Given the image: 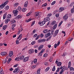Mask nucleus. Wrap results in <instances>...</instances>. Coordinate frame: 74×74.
Listing matches in <instances>:
<instances>
[{
	"instance_id": "nucleus-1",
	"label": "nucleus",
	"mask_w": 74,
	"mask_h": 74,
	"mask_svg": "<svg viewBox=\"0 0 74 74\" xmlns=\"http://www.w3.org/2000/svg\"><path fill=\"white\" fill-rule=\"evenodd\" d=\"M60 70H61V71L60 72V74H62V73L64 71H65V70H67V68H66V66H61L60 68Z\"/></svg>"
},
{
	"instance_id": "nucleus-2",
	"label": "nucleus",
	"mask_w": 74,
	"mask_h": 74,
	"mask_svg": "<svg viewBox=\"0 0 74 74\" xmlns=\"http://www.w3.org/2000/svg\"><path fill=\"white\" fill-rule=\"evenodd\" d=\"M8 1H7L4 3H3L1 5H0V8H1V9H3V8L5 7V5L8 3Z\"/></svg>"
},
{
	"instance_id": "nucleus-3",
	"label": "nucleus",
	"mask_w": 74,
	"mask_h": 74,
	"mask_svg": "<svg viewBox=\"0 0 74 74\" xmlns=\"http://www.w3.org/2000/svg\"><path fill=\"white\" fill-rule=\"evenodd\" d=\"M18 10L16 9V10H14L13 11V13L14 14V16H16L17 15H18Z\"/></svg>"
},
{
	"instance_id": "nucleus-4",
	"label": "nucleus",
	"mask_w": 74,
	"mask_h": 74,
	"mask_svg": "<svg viewBox=\"0 0 74 74\" xmlns=\"http://www.w3.org/2000/svg\"><path fill=\"white\" fill-rule=\"evenodd\" d=\"M45 21L44 20L43 21H42L41 22H40L38 23V24H39V25H40V26H43V25H44V24L45 23Z\"/></svg>"
},
{
	"instance_id": "nucleus-5",
	"label": "nucleus",
	"mask_w": 74,
	"mask_h": 74,
	"mask_svg": "<svg viewBox=\"0 0 74 74\" xmlns=\"http://www.w3.org/2000/svg\"><path fill=\"white\" fill-rule=\"evenodd\" d=\"M20 71V70L19 69V68H16L13 71V73H16L17 72V73H19Z\"/></svg>"
},
{
	"instance_id": "nucleus-6",
	"label": "nucleus",
	"mask_w": 74,
	"mask_h": 74,
	"mask_svg": "<svg viewBox=\"0 0 74 74\" xmlns=\"http://www.w3.org/2000/svg\"><path fill=\"white\" fill-rule=\"evenodd\" d=\"M68 14H66L65 16H64L63 17V19H65V20H67V19H68Z\"/></svg>"
},
{
	"instance_id": "nucleus-7",
	"label": "nucleus",
	"mask_w": 74,
	"mask_h": 74,
	"mask_svg": "<svg viewBox=\"0 0 74 74\" xmlns=\"http://www.w3.org/2000/svg\"><path fill=\"white\" fill-rule=\"evenodd\" d=\"M43 47H44V45H41L38 47V51L41 50V49H42V48H43Z\"/></svg>"
},
{
	"instance_id": "nucleus-8",
	"label": "nucleus",
	"mask_w": 74,
	"mask_h": 74,
	"mask_svg": "<svg viewBox=\"0 0 74 74\" xmlns=\"http://www.w3.org/2000/svg\"><path fill=\"white\" fill-rule=\"evenodd\" d=\"M46 41V39H40L38 40V42H45Z\"/></svg>"
},
{
	"instance_id": "nucleus-9",
	"label": "nucleus",
	"mask_w": 74,
	"mask_h": 74,
	"mask_svg": "<svg viewBox=\"0 0 74 74\" xmlns=\"http://www.w3.org/2000/svg\"><path fill=\"white\" fill-rule=\"evenodd\" d=\"M29 57H25L23 60V61L24 62H27L29 60Z\"/></svg>"
},
{
	"instance_id": "nucleus-10",
	"label": "nucleus",
	"mask_w": 74,
	"mask_h": 74,
	"mask_svg": "<svg viewBox=\"0 0 74 74\" xmlns=\"http://www.w3.org/2000/svg\"><path fill=\"white\" fill-rule=\"evenodd\" d=\"M44 21H45L46 22H48V21H50V18H49V17L46 18L44 19Z\"/></svg>"
},
{
	"instance_id": "nucleus-11",
	"label": "nucleus",
	"mask_w": 74,
	"mask_h": 74,
	"mask_svg": "<svg viewBox=\"0 0 74 74\" xmlns=\"http://www.w3.org/2000/svg\"><path fill=\"white\" fill-rule=\"evenodd\" d=\"M50 35H51V33L49 32L48 33L45 34V38H47V37H48Z\"/></svg>"
},
{
	"instance_id": "nucleus-12",
	"label": "nucleus",
	"mask_w": 74,
	"mask_h": 74,
	"mask_svg": "<svg viewBox=\"0 0 74 74\" xmlns=\"http://www.w3.org/2000/svg\"><path fill=\"white\" fill-rule=\"evenodd\" d=\"M12 55H13V51H10L9 56V57H11V56H12Z\"/></svg>"
},
{
	"instance_id": "nucleus-13",
	"label": "nucleus",
	"mask_w": 74,
	"mask_h": 74,
	"mask_svg": "<svg viewBox=\"0 0 74 74\" xmlns=\"http://www.w3.org/2000/svg\"><path fill=\"white\" fill-rule=\"evenodd\" d=\"M1 55L2 56H5L7 55V53L5 52H3L1 53Z\"/></svg>"
},
{
	"instance_id": "nucleus-14",
	"label": "nucleus",
	"mask_w": 74,
	"mask_h": 74,
	"mask_svg": "<svg viewBox=\"0 0 74 74\" xmlns=\"http://www.w3.org/2000/svg\"><path fill=\"white\" fill-rule=\"evenodd\" d=\"M21 60V57H17L15 58V60H16L17 61H19V60Z\"/></svg>"
},
{
	"instance_id": "nucleus-15",
	"label": "nucleus",
	"mask_w": 74,
	"mask_h": 74,
	"mask_svg": "<svg viewBox=\"0 0 74 74\" xmlns=\"http://www.w3.org/2000/svg\"><path fill=\"white\" fill-rule=\"evenodd\" d=\"M34 52V50L33 49H31L29 51V53L32 54Z\"/></svg>"
},
{
	"instance_id": "nucleus-16",
	"label": "nucleus",
	"mask_w": 74,
	"mask_h": 74,
	"mask_svg": "<svg viewBox=\"0 0 74 74\" xmlns=\"http://www.w3.org/2000/svg\"><path fill=\"white\" fill-rule=\"evenodd\" d=\"M48 32H49V30L47 29H44L43 31V33H47Z\"/></svg>"
},
{
	"instance_id": "nucleus-17",
	"label": "nucleus",
	"mask_w": 74,
	"mask_h": 74,
	"mask_svg": "<svg viewBox=\"0 0 74 74\" xmlns=\"http://www.w3.org/2000/svg\"><path fill=\"white\" fill-rule=\"evenodd\" d=\"M28 5V2H27V1L24 3V7H27Z\"/></svg>"
},
{
	"instance_id": "nucleus-18",
	"label": "nucleus",
	"mask_w": 74,
	"mask_h": 74,
	"mask_svg": "<svg viewBox=\"0 0 74 74\" xmlns=\"http://www.w3.org/2000/svg\"><path fill=\"white\" fill-rule=\"evenodd\" d=\"M45 51V50L44 49H42V51H41V52H40L39 53V54L40 55V56H42V53L44 52Z\"/></svg>"
},
{
	"instance_id": "nucleus-19",
	"label": "nucleus",
	"mask_w": 74,
	"mask_h": 74,
	"mask_svg": "<svg viewBox=\"0 0 74 74\" xmlns=\"http://www.w3.org/2000/svg\"><path fill=\"white\" fill-rule=\"evenodd\" d=\"M59 11L60 12H62V11H64V8H59Z\"/></svg>"
},
{
	"instance_id": "nucleus-20",
	"label": "nucleus",
	"mask_w": 74,
	"mask_h": 74,
	"mask_svg": "<svg viewBox=\"0 0 74 74\" xmlns=\"http://www.w3.org/2000/svg\"><path fill=\"white\" fill-rule=\"evenodd\" d=\"M22 37V34H21L20 35L18 36V37L17 38V40H18V39H19V40H20L21 39V38Z\"/></svg>"
},
{
	"instance_id": "nucleus-21",
	"label": "nucleus",
	"mask_w": 74,
	"mask_h": 74,
	"mask_svg": "<svg viewBox=\"0 0 74 74\" xmlns=\"http://www.w3.org/2000/svg\"><path fill=\"white\" fill-rule=\"evenodd\" d=\"M35 16L36 18H37V16L38 17H39V12H37L36 13Z\"/></svg>"
},
{
	"instance_id": "nucleus-22",
	"label": "nucleus",
	"mask_w": 74,
	"mask_h": 74,
	"mask_svg": "<svg viewBox=\"0 0 74 74\" xmlns=\"http://www.w3.org/2000/svg\"><path fill=\"white\" fill-rule=\"evenodd\" d=\"M62 63L60 62H58L57 64V66L60 67V66H61V65H62Z\"/></svg>"
},
{
	"instance_id": "nucleus-23",
	"label": "nucleus",
	"mask_w": 74,
	"mask_h": 74,
	"mask_svg": "<svg viewBox=\"0 0 74 74\" xmlns=\"http://www.w3.org/2000/svg\"><path fill=\"white\" fill-rule=\"evenodd\" d=\"M7 25H5L3 26V30H5L7 28Z\"/></svg>"
},
{
	"instance_id": "nucleus-24",
	"label": "nucleus",
	"mask_w": 74,
	"mask_h": 74,
	"mask_svg": "<svg viewBox=\"0 0 74 74\" xmlns=\"http://www.w3.org/2000/svg\"><path fill=\"white\" fill-rule=\"evenodd\" d=\"M71 62L70 61L68 63V68L69 69H70V67H71Z\"/></svg>"
},
{
	"instance_id": "nucleus-25",
	"label": "nucleus",
	"mask_w": 74,
	"mask_h": 74,
	"mask_svg": "<svg viewBox=\"0 0 74 74\" xmlns=\"http://www.w3.org/2000/svg\"><path fill=\"white\" fill-rule=\"evenodd\" d=\"M57 27V24H55L53 27V29H55Z\"/></svg>"
},
{
	"instance_id": "nucleus-26",
	"label": "nucleus",
	"mask_w": 74,
	"mask_h": 74,
	"mask_svg": "<svg viewBox=\"0 0 74 74\" xmlns=\"http://www.w3.org/2000/svg\"><path fill=\"white\" fill-rule=\"evenodd\" d=\"M19 5V3H16L14 4V7H16L18 5Z\"/></svg>"
},
{
	"instance_id": "nucleus-27",
	"label": "nucleus",
	"mask_w": 74,
	"mask_h": 74,
	"mask_svg": "<svg viewBox=\"0 0 74 74\" xmlns=\"http://www.w3.org/2000/svg\"><path fill=\"white\" fill-rule=\"evenodd\" d=\"M6 16H7V14H5L3 16V19H5V18H6Z\"/></svg>"
},
{
	"instance_id": "nucleus-28",
	"label": "nucleus",
	"mask_w": 74,
	"mask_h": 74,
	"mask_svg": "<svg viewBox=\"0 0 74 74\" xmlns=\"http://www.w3.org/2000/svg\"><path fill=\"white\" fill-rule=\"evenodd\" d=\"M40 69H38L37 71V74H40Z\"/></svg>"
},
{
	"instance_id": "nucleus-29",
	"label": "nucleus",
	"mask_w": 74,
	"mask_h": 74,
	"mask_svg": "<svg viewBox=\"0 0 74 74\" xmlns=\"http://www.w3.org/2000/svg\"><path fill=\"white\" fill-rule=\"evenodd\" d=\"M5 9L6 10H7L8 9H9V6H6L5 8Z\"/></svg>"
},
{
	"instance_id": "nucleus-30",
	"label": "nucleus",
	"mask_w": 74,
	"mask_h": 74,
	"mask_svg": "<svg viewBox=\"0 0 74 74\" xmlns=\"http://www.w3.org/2000/svg\"><path fill=\"white\" fill-rule=\"evenodd\" d=\"M37 59L36 58L34 59V63H36L37 62Z\"/></svg>"
},
{
	"instance_id": "nucleus-31",
	"label": "nucleus",
	"mask_w": 74,
	"mask_h": 74,
	"mask_svg": "<svg viewBox=\"0 0 74 74\" xmlns=\"http://www.w3.org/2000/svg\"><path fill=\"white\" fill-rule=\"evenodd\" d=\"M9 21H10V19H6L5 21V22L6 23H8V22H9Z\"/></svg>"
},
{
	"instance_id": "nucleus-32",
	"label": "nucleus",
	"mask_w": 74,
	"mask_h": 74,
	"mask_svg": "<svg viewBox=\"0 0 74 74\" xmlns=\"http://www.w3.org/2000/svg\"><path fill=\"white\" fill-rule=\"evenodd\" d=\"M21 60H22L25 58V56H20Z\"/></svg>"
},
{
	"instance_id": "nucleus-33",
	"label": "nucleus",
	"mask_w": 74,
	"mask_h": 74,
	"mask_svg": "<svg viewBox=\"0 0 74 74\" xmlns=\"http://www.w3.org/2000/svg\"><path fill=\"white\" fill-rule=\"evenodd\" d=\"M59 32V30L58 29L56 30L55 32V33L56 34H58V32Z\"/></svg>"
},
{
	"instance_id": "nucleus-34",
	"label": "nucleus",
	"mask_w": 74,
	"mask_h": 74,
	"mask_svg": "<svg viewBox=\"0 0 74 74\" xmlns=\"http://www.w3.org/2000/svg\"><path fill=\"white\" fill-rule=\"evenodd\" d=\"M49 67L47 68L45 70V71H46V72L47 71H48V70H49Z\"/></svg>"
},
{
	"instance_id": "nucleus-35",
	"label": "nucleus",
	"mask_w": 74,
	"mask_h": 74,
	"mask_svg": "<svg viewBox=\"0 0 74 74\" xmlns=\"http://www.w3.org/2000/svg\"><path fill=\"white\" fill-rule=\"evenodd\" d=\"M74 2H72L71 3L69 6L70 7H72V6H73V5H74Z\"/></svg>"
},
{
	"instance_id": "nucleus-36",
	"label": "nucleus",
	"mask_w": 74,
	"mask_h": 74,
	"mask_svg": "<svg viewBox=\"0 0 74 74\" xmlns=\"http://www.w3.org/2000/svg\"><path fill=\"white\" fill-rule=\"evenodd\" d=\"M26 10H27L26 8H23L22 10V11L23 12H25V11H26Z\"/></svg>"
},
{
	"instance_id": "nucleus-37",
	"label": "nucleus",
	"mask_w": 74,
	"mask_h": 74,
	"mask_svg": "<svg viewBox=\"0 0 74 74\" xmlns=\"http://www.w3.org/2000/svg\"><path fill=\"white\" fill-rule=\"evenodd\" d=\"M70 71H74V68L73 67H71L70 68Z\"/></svg>"
},
{
	"instance_id": "nucleus-38",
	"label": "nucleus",
	"mask_w": 74,
	"mask_h": 74,
	"mask_svg": "<svg viewBox=\"0 0 74 74\" xmlns=\"http://www.w3.org/2000/svg\"><path fill=\"white\" fill-rule=\"evenodd\" d=\"M56 23V21H52V23H51V25H53L55 24Z\"/></svg>"
},
{
	"instance_id": "nucleus-39",
	"label": "nucleus",
	"mask_w": 74,
	"mask_h": 74,
	"mask_svg": "<svg viewBox=\"0 0 74 74\" xmlns=\"http://www.w3.org/2000/svg\"><path fill=\"white\" fill-rule=\"evenodd\" d=\"M11 15L10 14L8 15L7 18H11Z\"/></svg>"
},
{
	"instance_id": "nucleus-40",
	"label": "nucleus",
	"mask_w": 74,
	"mask_h": 74,
	"mask_svg": "<svg viewBox=\"0 0 74 74\" xmlns=\"http://www.w3.org/2000/svg\"><path fill=\"white\" fill-rule=\"evenodd\" d=\"M32 14V13L31 12H30L27 14L26 16H29V15Z\"/></svg>"
},
{
	"instance_id": "nucleus-41",
	"label": "nucleus",
	"mask_w": 74,
	"mask_h": 74,
	"mask_svg": "<svg viewBox=\"0 0 74 74\" xmlns=\"http://www.w3.org/2000/svg\"><path fill=\"white\" fill-rule=\"evenodd\" d=\"M15 22H16V21L15 20H13L11 21L12 23H15Z\"/></svg>"
},
{
	"instance_id": "nucleus-42",
	"label": "nucleus",
	"mask_w": 74,
	"mask_h": 74,
	"mask_svg": "<svg viewBox=\"0 0 74 74\" xmlns=\"http://www.w3.org/2000/svg\"><path fill=\"white\" fill-rule=\"evenodd\" d=\"M43 56H44V58H46V57H47L48 56V54H47V53H45L44 55Z\"/></svg>"
},
{
	"instance_id": "nucleus-43",
	"label": "nucleus",
	"mask_w": 74,
	"mask_h": 74,
	"mask_svg": "<svg viewBox=\"0 0 74 74\" xmlns=\"http://www.w3.org/2000/svg\"><path fill=\"white\" fill-rule=\"evenodd\" d=\"M74 8H73V9H72L71 10V13H74Z\"/></svg>"
},
{
	"instance_id": "nucleus-44",
	"label": "nucleus",
	"mask_w": 74,
	"mask_h": 74,
	"mask_svg": "<svg viewBox=\"0 0 74 74\" xmlns=\"http://www.w3.org/2000/svg\"><path fill=\"white\" fill-rule=\"evenodd\" d=\"M59 16V13H57L56 14V17L57 18H58Z\"/></svg>"
},
{
	"instance_id": "nucleus-45",
	"label": "nucleus",
	"mask_w": 74,
	"mask_h": 74,
	"mask_svg": "<svg viewBox=\"0 0 74 74\" xmlns=\"http://www.w3.org/2000/svg\"><path fill=\"white\" fill-rule=\"evenodd\" d=\"M32 20V19L30 18L28 20H26V21L27 22H29V21H30Z\"/></svg>"
},
{
	"instance_id": "nucleus-46",
	"label": "nucleus",
	"mask_w": 74,
	"mask_h": 74,
	"mask_svg": "<svg viewBox=\"0 0 74 74\" xmlns=\"http://www.w3.org/2000/svg\"><path fill=\"white\" fill-rule=\"evenodd\" d=\"M55 3H56V1H53L51 4V5H54V4H55Z\"/></svg>"
},
{
	"instance_id": "nucleus-47",
	"label": "nucleus",
	"mask_w": 74,
	"mask_h": 74,
	"mask_svg": "<svg viewBox=\"0 0 74 74\" xmlns=\"http://www.w3.org/2000/svg\"><path fill=\"white\" fill-rule=\"evenodd\" d=\"M35 43H36V42L35 41H33L31 42V44L32 45H34Z\"/></svg>"
},
{
	"instance_id": "nucleus-48",
	"label": "nucleus",
	"mask_w": 74,
	"mask_h": 74,
	"mask_svg": "<svg viewBox=\"0 0 74 74\" xmlns=\"http://www.w3.org/2000/svg\"><path fill=\"white\" fill-rule=\"evenodd\" d=\"M7 59H6L5 60L3 61V63L4 64H5L7 62Z\"/></svg>"
},
{
	"instance_id": "nucleus-49",
	"label": "nucleus",
	"mask_w": 74,
	"mask_h": 74,
	"mask_svg": "<svg viewBox=\"0 0 74 74\" xmlns=\"http://www.w3.org/2000/svg\"><path fill=\"white\" fill-rule=\"evenodd\" d=\"M52 71H55V66H54L53 68L52 69Z\"/></svg>"
},
{
	"instance_id": "nucleus-50",
	"label": "nucleus",
	"mask_w": 74,
	"mask_h": 74,
	"mask_svg": "<svg viewBox=\"0 0 74 74\" xmlns=\"http://www.w3.org/2000/svg\"><path fill=\"white\" fill-rule=\"evenodd\" d=\"M60 68L58 67V68H57V70L56 71V72H59V70H60Z\"/></svg>"
},
{
	"instance_id": "nucleus-51",
	"label": "nucleus",
	"mask_w": 74,
	"mask_h": 74,
	"mask_svg": "<svg viewBox=\"0 0 74 74\" xmlns=\"http://www.w3.org/2000/svg\"><path fill=\"white\" fill-rule=\"evenodd\" d=\"M16 45H17V44H19V41L18 40H16Z\"/></svg>"
},
{
	"instance_id": "nucleus-52",
	"label": "nucleus",
	"mask_w": 74,
	"mask_h": 74,
	"mask_svg": "<svg viewBox=\"0 0 74 74\" xmlns=\"http://www.w3.org/2000/svg\"><path fill=\"white\" fill-rule=\"evenodd\" d=\"M18 10L19 11H20L21 10V7L20 6H19L18 7Z\"/></svg>"
},
{
	"instance_id": "nucleus-53",
	"label": "nucleus",
	"mask_w": 74,
	"mask_h": 74,
	"mask_svg": "<svg viewBox=\"0 0 74 74\" xmlns=\"http://www.w3.org/2000/svg\"><path fill=\"white\" fill-rule=\"evenodd\" d=\"M21 16L20 15H18V16H17L16 17V18H17L18 19H19V18H21Z\"/></svg>"
},
{
	"instance_id": "nucleus-54",
	"label": "nucleus",
	"mask_w": 74,
	"mask_h": 74,
	"mask_svg": "<svg viewBox=\"0 0 74 74\" xmlns=\"http://www.w3.org/2000/svg\"><path fill=\"white\" fill-rule=\"evenodd\" d=\"M35 23V21H33L31 24V26H32Z\"/></svg>"
},
{
	"instance_id": "nucleus-55",
	"label": "nucleus",
	"mask_w": 74,
	"mask_h": 74,
	"mask_svg": "<svg viewBox=\"0 0 74 74\" xmlns=\"http://www.w3.org/2000/svg\"><path fill=\"white\" fill-rule=\"evenodd\" d=\"M47 3H45V4H43L42 5V6L43 7H46L47 6Z\"/></svg>"
},
{
	"instance_id": "nucleus-56",
	"label": "nucleus",
	"mask_w": 74,
	"mask_h": 74,
	"mask_svg": "<svg viewBox=\"0 0 74 74\" xmlns=\"http://www.w3.org/2000/svg\"><path fill=\"white\" fill-rule=\"evenodd\" d=\"M62 21H61V22L59 23V24L58 25V26L59 27L60 26H61V25H62Z\"/></svg>"
},
{
	"instance_id": "nucleus-57",
	"label": "nucleus",
	"mask_w": 74,
	"mask_h": 74,
	"mask_svg": "<svg viewBox=\"0 0 74 74\" xmlns=\"http://www.w3.org/2000/svg\"><path fill=\"white\" fill-rule=\"evenodd\" d=\"M51 15H52V14H49L47 15V16H48V17H50V16H51Z\"/></svg>"
},
{
	"instance_id": "nucleus-58",
	"label": "nucleus",
	"mask_w": 74,
	"mask_h": 74,
	"mask_svg": "<svg viewBox=\"0 0 74 74\" xmlns=\"http://www.w3.org/2000/svg\"><path fill=\"white\" fill-rule=\"evenodd\" d=\"M56 35H57V34H55V33H54L53 34V37H55L56 36Z\"/></svg>"
},
{
	"instance_id": "nucleus-59",
	"label": "nucleus",
	"mask_w": 74,
	"mask_h": 74,
	"mask_svg": "<svg viewBox=\"0 0 74 74\" xmlns=\"http://www.w3.org/2000/svg\"><path fill=\"white\" fill-rule=\"evenodd\" d=\"M53 32H54V31L53 30H52L51 31V34L52 35H53Z\"/></svg>"
},
{
	"instance_id": "nucleus-60",
	"label": "nucleus",
	"mask_w": 74,
	"mask_h": 74,
	"mask_svg": "<svg viewBox=\"0 0 74 74\" xmlns=\"http://www.w3.org/2000/svg\"><path fill=\"white\" fill-rule=\"evenodd\" d=\"M40 37H44V34H40Z\"/></svg>"
},
{
	"instance_id": "nucleus-61",
	"label": "nucleus",
	"mask_w": 74,
	"mask_h": 74,
	"mask_svg": "<svg viewBox=\"0 0 74 74\" xmlns=\"http://www.w3.org/2000/svg\"><path fill=\"white\" fill-rule=\"evenodd\" d=\"M56 47H57V44H56L54 45V48H56Z\"/></svg>"
},
{
	"instance_id": "nucleus-62",
	"label": "nucleus",
	"mask_w": 74,
	"mask_h": 74,
	"mask_svg": "<svg viewBox=\"0 0 74 74\" xmlns=\"http://www.w3.org/2000/svg\"><path fill=\"white\" fill-rule=\"evenodd\" d=\"M18 66V64H16V65L14 66V67H17V66Z\"/></svg>"
},
{
	"instance_id": "nucleus-63",
	"label": "nucleus",
	"mask_w": 74,
	"mask_h": 74,
	"mask_svg": "<svg viewBox=\"0 0 74 74\" xmlns=\"http://www.w3.org/2000/svg\"><path fill=\"white\" fill-rule=\"evenodd\" d=\"M39 36H38L36 38L35 40H38V38H39Z\"/></svg>"
},
{
	"instance_id": "nucleus-64",
	"label": "nucleus",
	"mask_w": 74,
	"mask_h": 74,
	"mask_svg": "<svg viewBox=\"0 0 74 74\" xmlns=\"http://www.w3.org/2000/svg\"><path fill=\"white\" fill-rule=\"evenodd\" d=\"M38 45H35L34 46L35 48H38Z\"/></svg>"
}]
</instances>
